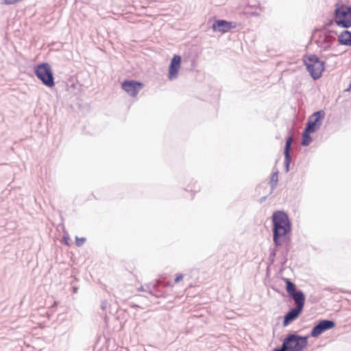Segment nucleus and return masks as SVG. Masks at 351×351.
I'll return each mask as SVG.
<instances>
[{
    "label": "nucleus",
    "instance_id": "14",
    "mask_svg": "<svg viewBox=\"0 0 351 351\" xmlns=\"http://www.w3.org/2000/svg\"><path fill=\"white\" fill-rule=\"evenodd\" d=\"M293 143V135L291 133V131L290 130L289 132V135L286 138L285 141V145L284 147V156H285V172L287 173L290 170V164L291 162V147Z\"/></svg>",
    "mask_w": 351,
    "mask_h": 351
},
{
    "label": "nucleus",
    "instance_id": "2",
    "mask_svg": "<svg viewBox=\"0 0 351 351\" xmlns=\"http://www.w3.org/2000/svg\"><path fill=\"white\" fill-rule=\"evenodd\" d=\"M302 60L306 66V70L309 72L311 77L314 80H318L322 77L324 71L325 62L321 60L316 54H305Z\"/></svg>",
    "mask_w": 351,
    "mask_h": 351
},
{
    "label": "nucleus",
    "instance_id": "17",
    "mask_svg": "<svg viewBox=\"0 0 351 351\" xmlns=\"http://www.w3.org/2000/svg\"><path fill=\"white\" fill-rule=\"evenodd\" d=\"M149 289V293L156 298H160L162 295V292L159 289L158 283L152 284L151 286L147 287Z\"/></svg>",
    "mask_w": 351,
    "mask_h": 351
},
{
    "label": "nucleus",
    "instance_id": "16",
    "mask_svg": "<svg viewBox=\"0 0 351 351\" xmlns=\"http://www.w3.org/2000/svg\"><path fill=\"white\" fill-rule=\"evenodd\" d=\"M311 133H313V132L311 131L307 130L306 129L304 128V130L302 132V141H301V144L302 146H304V147L308 146L313 141V138L311 136Z\"/></svg>",
    "mask_w": 351,
    "mask_h": 351
},
{
    "label": "nucleus",
    "instance_id": "18",
    "mask_svg": "<svg viewBox=\"0 0 351 351\" xmlns=\"http://www.w3.org/2000/svg\"><path fill=\"white\" fill-rule=\"evenodd\" d=\"M278 182V171L277 170V171H274L271 176V179H270V182H269V184L271 186L270 194L276 188Z\"/></svg>",
    "mask_w": 351,
    "mask_h": 351
},
{
    "label": "nucleus",
    "instance_id": "19",
    "mask_svg": "<svg viewBox=\"0 0 351 351\" xmlns=\"http://www.w3.org/2000/svg\"><path fill=\"white\" fill-rule=\"evenodd\" d=\"M336 20L335 16H333V19H329L326 23H325L322 27L319 28V31H332L329 27L333 25L334 23H336Z\"/></svg>",
    "mask_w": 351,
    "mask_h": 351
},
{
    "label": "nucleus",
    "instance_id": "25",
    "mask_svg": "<svg viewBox=\"0 0 351 351\" xmlns=\"http://www.w3.org/2000/svg\"><path fill=\"white\" fill-rule=\"evenodd\" d=\"M107 306H108V302L107 300H104L101 302V308L102 310H105L106 308H107Z\"/></svg>",
    "mask_w": 351,
    "mask_h": 351
},
{
    "label": "nucleus",
    "instance_id": "11",
    "mask_svg": "<svg viewBox=\"0 0 351 351\" xmlns=\"http://www.w3.org/2000/svg\"><path fill=\"white\" fill-rule=\"evenodd\" d=\"M236 27V23L228 21L224 19H216L212 25V29L214 32H220L222 34L230 32Z\"/></svg>",
    "mask_w": 351,
    "mask_h": 351
},
{
    "label": "nucleus",
    "instance_id": "12",
    "mask_svg": "<svg viewBox=\"0 0 351 351\" xmlns=\"http://www.w3.org/2000/svg\"><path fill=\"white\" fill-rule=\"evenodd\" d=\"M182 63V58L180 55L175 54L171 59L169 66L168 78L169 80L177 79Z\"/></svg>",
    "mask_w": 351,
    "mask_h": 351
},
{
    "label": "nucleus",
    "instance_id": "6",
    "mask_svg": "<svg viewBox=\"0 0 351 351\" xmlns=\"http://www.w3.org/2000/svg\"><path fill=\"white\" fill-rule=\"evenodd\" d=\"M282 280L285 282V289L289 298L295 302L296 306L304 307L306 296L304 292L298 289L291 279L283 278Z\"/></svg>",
    "mask_w": 351,
    "mask_h": 351
},
{
    "label": "nucleus",
    "instance_id": "5",
    "mask_svg": "<svg viewBox=\"0 0 351 351\" xmlns=\"http://www.w3.org/2000/svg\"><path fill=\"white\" fill-rule=\"evenodd\" d=\"M34 74L42 83L52 88L55 85L54 77L51 66L47 62H42L34 66Z\"/></svg>",
    "mask_w": 351,
    "mask_h": 351
},
{
    "label": "nucleus",
    "instance_id": "29",
    "mask_svg": "<svg viewBox=\"0 0 351 351\" xmlns=\"http://www.w3.org/2000/svg\"><path fill=\"white\" fill-rule=\"evenodd\" d=\"M63 239L65 240V241H64V244L68 245V244H69V243H68V241H68V239H69V237H68V236H66V237H64V236Z\"/></svg>",
    "mask_w": 351,
    "mask_h": 351
},
{
    "label": "nucleus",
    "instance_id": "7",
    "mask_svg": "<svg viewBox=\"0 0 351 351\" xmlns=\"http://www.w3.org/2000/svg\"><path fill=\"white\" fill-rule=\"evenodd\" d=\"M320 34L315 40L317 45L322 49V51H328L332 49V44L336 40L335 31H319Z\"/></svg>",
    "mask_w": 351,
    "mask_h": 351
},
{
    "label": "nucleus",
    "instance_id": "30",
    "mask_svg": "<svg viewBox=\"0 0 351 351\" xmlns=\"http://www.w3.org/2000/svg\"><path fill=\"white\" fill-rule=\"evenodd\" d=\"M266 198H267V196L261 197V199H260L261 202H263V201H265L266 199Z\"/></svg>",
    "mask_w": 351,
    "mask_h": 351
},
{
    "label": "nucleus",
    "instance_id": "13",
    "mask_svg": "<svg viewBox=\"0 0 351 351\" xmlns=\"http://www.w3.org/2000/svg\"><path fill=\"white\" fill-rule=\"evenodd\" d=\"M303 310L304 307L299 306L291 308L283 317L282 326L284 327L287 326L292 322L295 321L299 317Z\"/></svg>",
    "mask_w": 351,
    "mask_h": 351
},
{
    "label": "nucleus",
    "instance_id": "28",
    "mask_svg": "<svg viewBox=\"0 0 351 351\" xmlns=\"http://www.w3.org/2000/svg\"><path fill=\"white\" fill-rule=\"evenodd\" d=\"M130 307L132 308H140V306L138 304H131Z\"/></svg>",
    "mask_w": 351,
    "mask_h": 351
},
{
    "label": "nucleus",
    "instance_id": "15",
    "mask_svg": "<svg viewBox=\"0 0 351 351\" xmlns=\"http://www.w3.org/2000/svg\"><path fill=\"white\" fill-rule=\"evenodd\" d=\"M337 41L340 45L351 47V32L344 29L338 36Z\"/></svg>",
    "mask_w": 351,
    "mask_h": 351
},
{
    "label": "nucleus",
    "instance_id": "1",
    "mask_svg": "<svg viewBox=\"0 0 351 351\" xmlns=\"http://www.w3.org/2000/svg\"><path fill=\"white\" fill-rule=\"evenodd\" d=\"M271 222L274 246L269 248V265L274 264L278 252V257H287L291 248L292 224L288 214L284 210H276L271 215Z\"/></svg>",
    "mask_w": 351,
    "mask_h": 351
},
{
    "label": "nucleus",
    "instance_id": "8",
    "mask_svg": "<svg viewBox=\"0 0 351 351\" xmlns=\"http://www.w3.org/2000/svg\"><path fill=\"white\" fill-rule=\"evenodd\" d=\"M325 115V111L323 110H319L313 112L308 117L304 128L313 132H316L321 127Z\"/></svg>",
    "mask_w": 351,
    "mask_h": 351
},
{
    "label": "nucleus",
    "instance_id": "22",
    "mask_svg": "<svg viewBox=\"0 0 351 351\" xmlns=\"http://www.w3.org/2000/svg\"><path fill=\"white\" fill-rule=\"evenodd\" d=\"M184 278V275L182 274H178L174 279V282L176 284L180 282Z\"/></svg>",
    "mask_w": 351,
    "mask_h": 351
},
{
    "label": "nucleus",
    "instance_id": "27",
    "mask_svg": "<svg viewBox=\"0 0 351 351\" xmlns=\"http://www.w3.org/2000/svg\"><path fill=\"white\" fill-rule=\"evenodd\" d=\"M72 292L73 293H77L78 291V287L77 285H73L71 286Z\"/></svg>",
    "mask_w": 351,
    "mask_h": 351
},
{
    "label": "nucleus",
    "instance_id": "21",
    "mask_svg": "<svg viewBox=\"0 0 351 351\" xmlns=\"http://www.w3.org/2000/svg\"><path fill=\"white\" fill-rule=\"evenodd\" d=\"M85 241H86L85 237H75V245L77 247L82 246L85 243Z\"/></svg>",
    "mask_w": 351,
    "mask_h": 351
},
{
    "label": "nucleus",
    "instance_id": "9",
    "mask_svg": "<svg viewBox=\"0 0 351 351\" xmlns=\"http://www.w3.org/2000/svg\"><path fill=\"white\" fill-rule=\"evenodd\" d=\"M335 322L332 319H320L313 326L309 335L312 337H317L324 332L335 328Z\"/></svg>",
    "mask_w": 351,
    "mask_h": 351
},
{
    "label": "nucleus",
    "instance_id": "4",
    "mask_svg": "<svg viewBox=\"0 0 351 351\" xmlns=\"http://www.w3.org/2000/svg\"><path fill=\"white\" fill-rule=\"evenodd\" d=\"M333 16H335L336 25L341 28L351 27V5L343 3H335Z\"/></svg>",
    "mask_w": 351,
    "mask_h": 351
},
{
    "label": "nucleus",
    "instance_id": "23",
    "mask_svg": "<svg viewBox=\"0 0 351 351\" xmlns=\"http://www.w3.org/2000/svg\"><path fill=\"white\" fill-rule=\"evenodd\" d=\"M151 285L152 283L145 285L144 286H141L140 288H138V291H146L149 293V289L147 288V287H149Z\"/></svg>",
    "mask_w": 351,
    "mask_h": 351
},
{
    "label": "nucleus",
    "instance_id": "20",
    "mask_svg": "<svg viewBox=\"0 0 351 351\" xmlns=\"http://www.w3.org/2000/svg\"><path fill=\"white\" fill-rule=\"evenodd\" d=\"M278 258L280 261V263L282 269H285L286 264H287V261H288V256H287V257H285V256L278 257Z\"/></svg>",
    "mask_w": 351,
    "mask_h": 351
},
{
    "label": "nucleus",
    "instance_id": "26",
    "mask_svg": "<svg viewBox=\"0 0 351 351\" xmlns=\"http://www.w3.org/2000/svg\"><path fill=\"white\" fill-rule=\"evenodd\" d=\"M71 278H73L72 280L70 282L71 285H76L75 284L78 281V279L73 276H71Z\"/></svg>",
    "mask_w": 351,
    "mask_h": 351
},
{
    "label": "nucleus",
    "instance_id": "3",
    "mask_svg": "<svg viewBox=\"0 0 351 351\" xmlns=\"http://www.w3.org/2000/svg\"><path fill=\"white\" fill-rule=\"evenodd\" d=\"M309 337V335L302 336L296 332H290L286 335L282 343L288 351H304Z\"/></svg>",
    "mask_w": 351,
    "mask_h": 351
},
{
    "label": "nucleus",
    "instance_id": "24",
    "mask_svg": "<svg viewBox=\"0 0 351 351\" xmlns=\"http://www.w3.org/2000/svg\"><path fill=\"white\" fill-rule=\"evenodd\" d=\"M273 351H288L282 343L281 347H276L273 349Z\"/></svg>",
    "mask_w": 351,
    "mask_h": 351
},
{
    "label": "nucleus",
    "instance_id": "10",
    "mask_svg": "<svg viewBox=\"0 0 351 351\" xmlns=\"http://www.w3.org/2000/svg\"><path fill=\"white\" fill-rule=\"evenodd\" d=\"M144 84L141 82L136 80H124L121 84V88L131 97H136L138 92L143 88Z\"/></svg>",
    "mask_w": 351,
    "mask_h": 351
}]
</instances>
